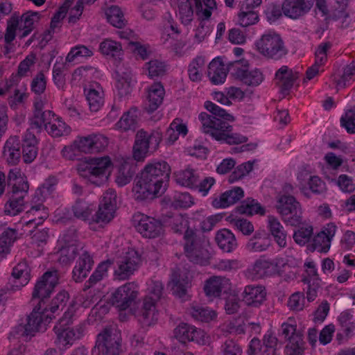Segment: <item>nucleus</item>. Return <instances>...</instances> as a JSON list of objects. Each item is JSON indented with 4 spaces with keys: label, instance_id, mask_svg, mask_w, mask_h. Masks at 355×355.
<instances>
[{
    "label": "nucleus",
    "instance_id": "obj_14",
    "mask_svg": "<svg viewBox=\"0 0 355 355\" xmlns=\"http://www.w3.org/2000/svg\"><path fill=\"white\" fill-rule=\"evenodd\" d=\"M141 262V258L137 251L129 250L117 261V268L114 275L119 280L128 279L137 270Z\"/></svg>",
    "mask_w": 355,
    "mask_h": 355
},
{
    "label": "nucleus",
    "instance_id": "obj_62",
    "mask_svg": "<svg viewBox=\"0 0 355 355\" xmlns=\"http://www.w3.org/2000/svg\"><path fill=\"white\" fill-rule=\"evenodd\" d=\"M263 345L264 350L261 355H270L279 352L278 339L271 334H267L263 336Z\"/></svg>",
    "mask_w": 355,
    "mask_h": 355
},
{
    "label": "nucleus",
    "instance_id": "obj_33",
    "mask_svg": "<svg viewBox=\"0 0 355 355\" xmlns=\"http://www.w3.org/2000/svg\"><path fill=\"white\" fill-rule=\"evenodd\" d=\"M85 94L92 112H97L104 103V94L99 85H89L85 89Z\"/></svg>",
    "mask_w": 355,
    "mask_h": 355
},
{
    "label": "nucleus",
    "instance_id": "obj_20",
    "mask_svg": "<svg viewBox=\"0 0 355 355\" xmlns=\"http://www.w3.org/2000/svg\"><path fill=\"white\" fill-rule=\"evenodd\" d=\"M243 301L252 307H259L266 300V288L261 285H248L242 293Z\"/></svg>",
    "mask_w": 355,
    "mask_h": 355
},
{
    "label": "nucleus",
    "instance_id": "obj_58",
    "mask_svg": "<svg viewBox=\"0 0 355 355\" xmlns=\"http://www.w3.org/2000/svg\"><path fill=\"white\" fill-rule=\"evenodd\" d=\"M103 206H106L107 208V214L108 216H111V213H114L116 207V193L112 189L107 190L102 196V200L100 202Z\"/></svg>",
    "mask_w": 355,
    "mask_h": 355
},
{
    "label": "nucleus",
    "instance_id": "obj_3",
    "mask_svg": "<svg viewBox=\"0 0 355 355\" xmlns=\"http://www.w3.org/2000/svg\"><path fill=\"white\" fill-rule=\"evenodd\" d=\"M184 239L185 254L189 260L200 265L207 264L210 253L207 250L209 241L206 237L193 230H189Z\"/></svg>",
    "mask_w": 355,
    "mask_h": 355
},
{
    "label": "nucleus",
    "instance_id": "obj_4",
    "mask_svg": "<svg viewBox=\"0 0 355 355\" xmlns=\"http://www.w3.org/2000/svg\"><path fill=\"white\" fill-rule=\"evenodd\" d=\"M112 162L109 157H93L80 161L77 165L79 175L91 183L100 185L107 178Z\"/></svg>",
    "mask_w": 355,
    "mask_h": 355
},
{
    "label": "nucleus",
    "instance_id": "obj_24",
    "mask_svg": "<svg viewBox=\"0 0 355 355\" xmlns=\"http://www.w3.org/2000/svg\"><path fill=\"white\" fill-rule=\"evenodd\" d=\"M53 186V184L45 182L42 187L38 188L35 192L36 196L34 199L37 198V199L35 200V202H38V203L32 205L31 210L28 212L33 215H35L40 220L48 216V213L42 202L46 195L51 193Z\"/></svg>",
    "mask_w": 355,
    "mask_h": 355
},
{
    "label": "nucleus",
    "instance_id": "obj_63",
    "mask_svg": "<svg viewBox=\"0 0 355 355\" xmlns=\"http://www.w3.org/2000/svg\"><path fill=\"white\" fill-rule=\"evenodd\" d=\"M221 355H242L240 345L232 339H227L220 347Z\"/></svg>",
    "mask_w": 355,
    "mask_h": 355
},
{
    "label": "nucleus",
    "instance_id": "obj_18",
    "mask_svg": "<svg viewBox=\"0 0 355 355\" xmlns=\"http://www.w3.org/2000/svg\"><path fill=\"white\" fill-rule=\"evenodd\" d=\"M313 3L314 0H284L283 14L291 19H297L311 10Z\"/></svg>",
    "mask_w": 355,
    "mask_h": 355
},
{
    "label": "nucleus",
    "instance_id": "obj_11",
    "mask_svg": "<svg viewBox=\"0 0 355 355\" xmlns=\"http://www.w3.org/2000/svg\"><path fill=\"white\" fill-rule=\"evenodd\" d=\"M234 76L248 86H257L263 80L262 73L258 69H249L248 62L244 60H236L229 64Z\"/></svg>",
    "mask_w": 355,
    "mask_h": 355
},
{
    "label": "nucleus",
    "instance_id": "obj_21",
    "mask_svg": "<svg viewBox=\"0 0 355 355\" xmlns=\"http://www.w3.org/2000/svg\"><path fill=\"white\" fill-rule=\"evenodd\" d=\"M297 78V73H294L287 66H282L276 71L275 80L280 92L283 94L286 95L293 87Z\"/></svg>",
    "mask_w": 355,
    "mask_h": 355
},
{
    "label": "nucleus",
    "instance_id": "obj_7",
    "mask_svg": "<svg viewBox=\"0 0 355 355\" xmlns=\"http://www.w3.org/2000/svg\"><path fill=\"white\" fill-rule=\"evenodd\" d=\"M162 139L159 131L148 133L143 129L139 130L135 139L132 148V157L137 162H144L146 156L157 150Z\"/></svg>",
    "mask_w": 355,
    "mask_h": 355
},
{
    "label": "nucleus",
    "instance_id": "obj_61",
    "mask_svg": "<svg viewBox=\"0 0 355 355\" xmlns=\"http://www.w3.org/2000/svg\"><path fill=\"white\" fill-rule=\"evenodd\" d=\"M205 107L208 111L212 113L213 116L220 118L225 121H234V117L232 115L211 101H206L205 103Z\"/></svg>",
    "mask_w": 355,
    "mask_h": 355
},
{
    "label": "nucleus",
    "instance_id": "obj_19",
    "mask_svg": "<svg viewBox=\"0 0 355 355\" xmlns=\"http://www.w3.org/2000/svg\"><path fill=\"white\" fill-rule=\"evenodd\" d=\"M337 231V226L334 223L326 224L313 239V250L319 252H327L331 247V242Z\"/></svg>",
    "mask_w": 355,
    "mask_h": 355
},
{
    "label": "nucleus",
    "instance_id": "obj_41",
    "mask_svg": "<svg viewBox=\"0 0 355 355\" xmlns=\"http://www.w3.org/2000/svg\"><path fill=\"white\" fill-rule=\"evenodd\" d=\"M139 116V111L136 107L125 112L116 123L119 129L124 131L135 129Z\"/></svg>",
    "mask_w": 355,
    "mask_h": 355
},
{
    "label": "nucleus",
    "instance_id": "obj_8",
    "mask_svg": "<svg viewBox=\"0 0 355 355\" xmlns=\"http://www.w3.org/2000/svg\"><path fill=\"white\" fill-rule=\"evenodd\" d=\"M257 51L267 58L279 60L287 54V49L281 36L275 33L263 34L257 41Z\"/></svg>",
    "mask_w": 355,
    "mask_h": 355
},
{
    "label": "nucleus",
    "instance_id": "obj_56",
    "mask_svg": "<svg viewBox=\"0 0 355 355\" xmlns=\"http://www.w3.org/2000/svg\"><path fill=\"white\" fill-rule=\"evenodd\" d=\"M287 340L288 343L285 347V351L288 355H301L302 354L304 342L301 334L293 336Z\"/></svg>",
    "mask_w": 355,
    "mask_h": 355
},
{
    "label": "nucleus",
    "instance_id": "obj_45",
    "mask_svg": "<svg viewBox=\"0 0 355 355\" xmlns=\"http://www.w3.org/2000/svg\"><path fill=\"white\" fill-rule=\"evenodd\" d=\"M69 298V294L66 291H61L46 306L48 309V313L52 315V319L55 318V314L59 315L60 312L63 310Z\"/></svg>",
    "mask_w": 355,
    "mask_h": 355
},
{
    "label": "nucleus",
    "instance_id": "obj_5",
    "mask_svg": "<svg viewBox=\"0 0 355 355\" xmlns=\"http://www.w3.org/2000/svg\"><path fill=\"white\" fill-rule=\"evenodd\" d=\"M168 180L164 179L162 175L150 176L147 173L141 172L139 180L132 188L135 198L137 200H144L155 198L157 194L164 192Z\"/></svg>",
    "mask_w": 355,
    "mask_h": 355
},
{
    "label": "nucleus",
    "instance_id": "obj_37",
    "mask_svg": "<svg viewBox=\"0 0 355 355\" xmlns=\"http://www.w3.org/2000/svg\"><path fill=\"white\" fill-rule=\"evenodd\" d=\"M268 227L277 245L284 248L286 245V232L279 220L273 216H268Z\"/></svg>",
    "mask_w": 355,
    "mask_h": 355
},
{
    "label": "nucleus",
    "instance_id": "obj_2",
    "mask_svg": "<svg viewBox=\"0 0 355 355\" xmlns=\"http://www.w3.org/2000/svg\"><path fill=\"white\" fill-rule=\"evenodd\" d=\"M8 182L12 186V190L8 193L9 199L5 205L4 211L8 215L16 216L24 209V197L28 193L29 185L17 168L10 170Z\"/></svg>",
    "mask_w": 355,
    "mask_h": 355
},
{
    "label": "nucleus",
    "instance_id": "obj_31",
    "mask_svg": "<svg viewBox=\"0 0 355 355\" xmlns=\"http://www.w3.org/2000/svg\"><path fill=\"white\" fill-rule=\"evenodd\" d=\"M164 89L160 83H155L148 89V103L146 110L151 113L162 104L164 96Z\"/></svg>",
    "mask_w": 355,
    "mask_h": 355
},
{
    "label": "nucleus",
    "instance_id": "obj_23",
    "mask_svg": "<svg viewBox=\"0 0 355 355\" xmlns=\"http://www.w3.org/2000/svg\"><path fill=\"white\" fill-rule=\"evenodd\" d=\"M42 105L41 103L35 104L34 116L31 119V128L40 131L44 127L46 130L52 123V120L55 118V114L50 110L42 111Z\"/></svg>",
    "mask_w": 355,
    "mask_h": 355
},
{
    "label": "nucleus",
    "instance_id": "obj_30",
    "mask_svg": "<svg viewBox=\"0 0 355 355\" xmlns=\"http://www.w3.org/2000/svg\"><path fill=\"white\" fill-rule=\"evenodd\" d=\"M20 139L17 136L10 137L3 148V156L10 164H17L21 157Z\"/></svg>",
    "mask_w": 355,
    "mask_h": 355
},
{
    "label": "nucleus",
    "instance_id": "obj_51",
    "mask_svg": "<svg viewBox=\"0 0 355 355\" xmlns=\"http://www.w3.org/2000/svg\"><path fill=\"white\" fill-rule=\"evenodd\" d=\"M189 312L194 319L205 322H209L216 317L215 311L202 306H193Z\"/></svg>",
    "mask_w": 355,
    "mask_h": 355
},
{
    "label": "nucleus",
    "instance_id": "obj_57",
    "mask_svg": "<svg viewBox=\"0 0 355 355\" xmlns=\"http://www.w3.org/2000/svg\"><path fill=\"white\" fill-rule=\"evenodd\" d=\"M146 69L148 71L149 77H159L165 75L166 64L160 60L154 59L146 63Z\"/></svg>",
    "mask_w": 355,
    "mask_h": 355
},
{
    "label": "nucleus",
    "instance_id": "obj_49",
    "mask_svg": "<svg viewBox=\"0 0 355 355\" xmlns=\"http://www.w3.org/2000/svg\"><path fill=\"white\" fill-rule=\"evenodd\" d=\"M176 182L184 187L192 188L196 186L198 176L191 168L175 173Z\"/></svg>",
    "mask_w": 355,
    "mask_h": 355
},
{
    "label": "nucleus",
    "instance_id": "obj_39",
    "mask_svg": "<svg viewBox=\"0 0 355 355\" xmlns=\"http://www.w3.org/2000/svg\"><path fill=\"white\" fill-rule=\"evenodd\" d=\"M40 19V14L37 12L28 11L24 13L19 19L18 29L21 33L19 37L24 38L28 35L34 29L35 22Z\"/></svg>",
    "mask_w": 355,
    "mask_h": 355
},
{
    "label": "nucleus",
    "instance_id": "obj_22",
    "mask_svg": "<svg viewBox=\"0 0 355 355\" xmlns=\"http://www.w3.org/2000/svg\"><path fill=\"white\" fill-rule=\"evenodd\" d=\"M94 261L90 254L84 250L80 254L79 258L73 270V279L76 282H82L87 277L92 268Z\"/></svg>",
    "mask_w": 355,
    "mask_h": 355
},
{
    "label": "nucleus",
    "instance_id": "obj_15",
    "mask_svg": "<svg viewBox=\"0 0 355 355\" xmlns=\"http://www.w3.org/2000/svg\"><path fill=\"white\" fill-rule=\"evenodd\" d=\"M58 284V274L57 270L46 272L42 278L36 283L32 297L33 300L39 299L42 306L45 304L44 300L48 297L54 287Z\"/></svg>",
    "mask_w": 355,
    "mask_h": 355
},
{
    "label": "nucleus",
    "instance_id": "obj_6",
    "mask_svg": "<svg viewBox=\"0 0 355 355\" xmlns=\"http://www.w3.org/2000/svg\"><path fill=\"white\" fill-rule=\"evenodd\" d=\"M121 336L116 326H110L98 334L92 355H119Z\"/></svg>",
    "mask_w": 355,
    "mask_h": 355
},
{
    "label": "nucleus",
    "instance_id": "obj_32",
    "mask_svg": "<svg viewBox=\"0 0 355 355\" xmlns=\"http://www.w3.org/2000/svg\"><path fill=\"white\" fill-rule=\"evenodd\" d=\"M230 279L223 277L214 276L207 279L204 286V291L209 297H219L222 291L230 286Z\"/></svg>",
    "mask_w": 355,
    "mask_h": 355
},
{
    "label": "nucleus",
    "instance_id": "obj_13",
    "mask_svg": "<svg viewBox=\"0 0 355 355\" xmlns=\"http://www.w3.org/2000/svg\"><path fill=\"white\" fill-rule=\"evenodd\" d=\"M137 294V286L133 282L126 283L112 293L110 302L119 310L123 311L131 306L136 300Z\"/></svg>",
    "mask_w": 355,
    "mask_h": 355
},
{
    "label": "nucleus",
    "instance_id": "obj_17",
    "mask_svg": "<svg viewBox=\"0 0 355 355\" xmlns=\"http://www.w3.org/2000/svg\"><path fill=\"white\" fill-rule=\"evenodd\" d=\"M71 316V313L66 311L62 318L59 320V324L54 327L57 336L56 342L62 347L72 345L73 342L79 338L81 335V332L79 331L76 332L72 329L64 328V326L70 323Z\"/></svg>",
    "mask_w": 355,
    "mask_h": 355
},
{
    "label": "nucleus",
    "instance_id": "obj_25",
    "mask_svg": "<svg viewBox=\"0 0 355 355\" xmlns=\"http://www.w3.org/2000/svg\"><path fill=\"white\" fill-rule=\"evenodd\" d=\"M189 279L185 272L180 268L173 270L169 285L173 293L179 298L185 299L189 287Z\"/></svg>",
    "mask_w": 355,
    "mask_h": 355
},
{
    "label": "nucleus",
    "instance_id": "obj_27",
    "mask_svg": "<svg viewBox=\"0 0 355 355\" xmlns=\"http://www.w3.org/2000/svg\"><path fill=\"white\" fill-rule=\"evenodd\" d=\"M244 196L241 187H234L222 193L218 198L212 201V205L216 208H225L235 204Z\"/></svg>",
    "mask_w": 355,
    "mask_h": 355
},
{
    "label": "nucleus",
    "instance_id": "obj_16",
    "mask_svg": "<svg viewBox=\"0 0 355 355\" xmlns=\"http://www.w3.org/2000/svg\"><path fill=\"white\" fill-rule=\"evenodd\" d=\"M51 320L52 315L48 313L47 308L42 306V302H38L28 317L24 332L29 335L42 330Z\"/></svg>",
    "mask_w": 355,
    "mask_h": 355
},
{
    "label": "nucleus",
    "instance_id": "obj_50",
    "mask_svg": "<svg viewBox=\"0 0 355 355\" xmlns=\"http://www.w3.org/2000/svg\"><path fill=\"white\" fill-rule=\"evenodd\" d=\"M72 211L76 218L86 220L93 211L92 205L84 200L78 199L72 207Z\"/></svg>",
    "mask_w": 355,
    "mask_h": 355
},
{
    "label": "nucleus",
    "instance_id": "obj_60",
    "mask_svg": "<svg viewBox=\"0 0 355 355\" xmlns=\"http://www.w3.org/2000/svg\"><path fill=\"white\" fill-rule=\"evenodd\" d=\"M169 225L175 233L185 234L187 230H191L189 227L187 219L181 214L174 215L170 220Z\"/></svg>",
    "mask_w": 355,
    "mask_h": 355
},
{
    "label": "nucleus",
    "instance_id": "obj_64",
    "mask_svg": "<svg viewBox=\"0 0 355 355\" xmlns=\"http://www.w3.org/2000/svg\"><path fill=\"white\" fill-rule=\"evenodd\" d=\"M110 266L111 262L110 261L101 263L89 279V284L90 286L96 284L105 277L107 275L108 268Z\"/></svg>",
    "mask_w": 355,
    "mask_h": 355
},
{
    "label": "nucleus",
    "instance_id": "obj_55",
    "mask_svg": "<svg viewBox=\"0 0 355 355\" xmlns=\"http://www.w3.org/2000/svg\"><path fill=\"white\" fill-rule=\"evenodd\" d=\"M46 130L51 136L58 137L69 134L71 129L60 118L55 117Z\"/></svg>",
    "mask_w": 355,
    "mask_h": 355
},
{
    "label": "nucleus",
    "instance_id": "obj_48",
    "mask_svg": "<svg viewBox=\"0 0 355 355\" xmlns=\"http://www.w3.org/2000/svg\"><path fill=\"white\" fill-rule=\"evenodd\" d=\"M83 249V246L74 245H63L59 251L58 261L60 263L67 266L69 265L75 258L79 254V251Z\"/></svg>",
    "mask_w": 355,
    "mask_h": 355
},
{
    "label": "nucleus",
    "instance_id": "obj_35",
    "mask_svg": "<svg viewBox=\"0 0 355 355\" xmlns=\"http://www.w3.org/2000/svg\"><path fill=\"white\" fill-rule=\"evenodd\" d=\"M157 320L155 303L152 297H145L139 320L144 327H149Z\"/></svg>",
    "mask_w": 355,
    "mask_h": 355
},
{
    "label": "nucleus",
    "instance_id": "obj_44",
    "mask_svg": "<svg viewBox=\"0 0 355 355\" xmlns=\"http://www.w3.org/2000/svg\"><path fill=\"white\" fill-rule=\"evenodd\" d=\"M196 5V15L200 19L207 20L210 18L213 10H216L215 0H193Z\"/></svg>",
    "mask_w": 355,
    "mask_h": 355
},
{
    "label": "nucleus",
    "instance_id": "obj_9",
    "mask_svg": "<svg viewBox=\"0 0 355 355\" xmlns=\"http://www.w3.org/2000/svg\"><path fill=\"white\" fill-rule=\"evenodd\" d=\"M284 260L280 257L267 259L261 256L245 272V276L251 279H259L266 277L279 275Z\"/></svg>",
    "mask_w": 355,
    "mask_h": 355
},
{
    "label": "nucleus",
    "instance_id": "obj_40",
    "mask_svg": "<svg viewBox=\"0 0 355 355\" xmlns=\"http://www.w3.org/2000/svg\"><path fill=\"white\" fill-rule=\"evenodd\" d=\"M31 270L26 261H21L13 268L12 276L14 278L13 286L21 288L26 286L31 279Z\"/></svg>",
    "mask_w": 355,
    "mask_h": 355
},
{
    "label": "nucleus",
    "instance_id": "obj_28",
    "mask_svg": "<svg viewBox=\"0 0 355 355\" xmlns=\"http://www.w3.org/2000/svg\"><path fill=\"white\" fill-rule=\"evenodd\" d=\"M22 158L26 163H31L37 157V139L33 133L28 130L23 138Z\"/></svg>",
    "mask_w": 355,
    "mask_h": 355
},
{
    "label": "nucleus",
    "instance_id": "obj_1",
    "mask_svg": "<svg viewBox=\"0 0 355 355\" xmlns=\"http://www.w3.org/2000/svg\"><path fill=\"white\" fill-rule=\"evenodd\" d=\"M199 120L202 123L203 132L210 135L217 141H223L228 144H239L246 142V137L237 133H232V126L220 118L202 112Z\"/></svg>",
    "mask_w": 355,
    "mask_h": 355
},
{
    "label": "nucleus",
    "instance_id": "obj_43",
    "mask_svg": "<svg viewBox=\"0 0 355 355\" xmlns=\"http://www.w3.org/2000/svg\"><path fill=\"white\" fill-rule=\"evenodd\" d=\"M141 172L147 173L150 176L159 177L162 175L164 179H169L171 167L165 161L154 162L146 165Z\"/></svg>",
    "mask_w": 355,
    "mask_h": 355
},
{
    "label": "nucleus",
    "instance_id": "obj_54",
    "mask_svg": "<svg viewBox=\"0 0 355 355\" xmlns=\"http://www.w3.org/2000/svg\"><path fill=\"white\" fill-rule=\"evenodd\" d=\"M239 213L252 216L255 214L263 215L265 214L264 209L260 204L256 202L254 200L248 198L238 207Z\"/></svg>",
    "mask_w": 355,
    "mask_h": 355
},
{
    "label": "nucleus",
    "instance_id": "obj_10",
    "mask_svg": "<svg viewBox=\"0 0 355 355\" xmlns=\"http://www.w3.org/2000/svg\"><path fill=\"white\" fill-rule=\"evenodd\" d=\"M277 209L283 220L291 226H297L302 223V209L299 202L292 196H281Z\"/></svg>",
    "mask_w": 355,
    "mask_h": 355
},
{
    "label": "nucleus",
    "instance_id": "obj_59",
    "mask_svg": "<svg viewBox=\"0 0 355 355\" xmlns=\"http://www.w3.org/2000/svg\"><path fill=\"white\" fill-rule=\"evenodd\" d=\"M205 65V60L202 57H197L189 64V76L192 81H198L201 79V71Z\"/></svg>",
    "mask_w": 355,
    "mask_h": 355
},
{
    "label": "nucleus",
    "instance_id": "obj_12",
    "mask_svg": "<svg viewBox=\"0 0 355 355\" xmlns=\"http://www.w3.org/2000/svg\"><path fill=\"white\" fill-rule=\"evenodd\" d=\"M132 220L137 232L145 238H157L163 232L162 223L155 218L138 212L134 214Z\"/></svg>",
    "mask_w": 355,
    "mask_h": 355
},
{
    "label": "nucleus",
    "instance_id": "obj_46",
    "mask_svg": "<svg viewBox=\"0 0 355 355\" xmlns=\"http://www.w3.org/2000/svg\"><path fill=\"white\" fill-rule=\"evenodd\" d=\"M259 14L257 10L242 5L238 15V22L243 27H248L259 21Z\"/></svg>",
    "mask_w": 355,
    "mask_h": 355
},
{
    "label": "nucleus",
    "instance_id": "obj_53",
    "mask_svg": "<svg viewBox=\"0 0 355 355\" xmlns=\"http://www.w3.org/2000/svg\"><path fill=\"white\" fill-rule=\"evenodd\" d=\"M101 52L107 55H111L113 58H119L122 54V47L121 44L116 42L106 39L100 44Z\"/></svg>",
    "mask_w": 355,
    "mask_h": 355
},
{
    "label": "nucleus",
    "instance_id": "obj_42",
    "mask_svg": "<svg viewBox=\"0 0 355 355\" xmlns=\"http://www.w3.org/2000/svg\"><path fill=\"white\" fill-rule=\"evenodd\" d=\"M15 229L6 228L0 235V260L4 259L10 252L11 245L17 239Z\"/></svg>",
    "mask_w": 355,
    "mask_h": 355
},
{
    "label": "nucleus",
    "instance_id": "obj_52",
    "mask_svg": "<svg viewBox=\"0 0 355 355\" xmlns=\"http://www.w3.org/2000/svg\"><path fill=\"white\" fill-rule=\"evenodd\" d=\"M107 21L113 26L119 28H123L125 24V20L121 9L116 6L110 7L105 12Z\"/></svg>",
    "mask_w": 355,
    "mask_h": 355
},
{
    "label": "nucleus",
    "instance_id": "obj_26",
    "mask_svg": "<svg viewBox=\"0 0 355 355\" xmlns=\"http://www.w3.org/2000/svg\"><path fill=\"white\" fill-rule=\"evenodd\" d=\"M203 332L193 326L182 323L174 329V336L182 343L187 341L200 342Z\"/></svg>",
    "mask_w": 355,
    "mask_h": 355
},
{
    "label": "nucleus",
    "instance_id": "obj_38",
    "mask_svg": "<svg viewBox=\"0 0 355 355\" xmlns=\"http://www.w3.org/2000/svg\"><path fill=\"white\" fill-rule=\"evenodd\" d=\"M270 245V240L264 232H257L246 243V249L252 252L266 251Z\"/></svg>",
    "mask_w": 355,
    "mask_h": 355
},
{
    "label": "nucleus",
    "instance_id": "obj_34",
    "mask_svg": "<svg viewBox=\"0 0 355 355\" xmlns=\"http://www.w3.org/2000/svg\"><path fill=\"white\" fill-rule=\"evenodd\" d=\"M135 173V167L131 159H123L119 166L115 176V182L118 186L123 187L130 182Z\"/></svg>",
    "mask_w": 355,
    "mask_h": 355
},
{
    "label": "nucleus",
    "instance_id": "obj_29",
    "mask_svg": "<svg viewBox=\"0 0 355 355\" xmlns=\"http://www.w3.org/2000/svg\"><path fill=\"white\" fill-rule=\"evenodd\" d=\"M230 69L225 67L219 59H214L208 66V76L210 81L214 85L223 83L226 79L227 71Z\"/></svg>",
    "mask_w": 355,
    "mask_h": 355
},
{
    "label": "nucleus",
    "instance_id": "obj_47",
    "mask_svg": "<svg viewBox=\"0 0 355 355\" xmlns=\"http://www.w3.org/2000/svg\"><path fill=\"white\" fill-rule=\"evenodd\" d=\"M177 13L181 22L184 25L189 24L193 18V9L189 0H177Z\"/></svg>",
    "mask_w": 355,
    "mask_h": 355
},
{
    "label": "nucleus",
    "instance_id": "obj_36",
    "mask_svg": "<svg viewBox=\"0 0 355 355\" xmlns=\"http://www.w3.org/2000/svg\"><path fill=\"white\" fill-rule=\"evenodd\" d=\"M215 241L218 247L226 252H230L237 247L234 234L227 229L218 230L216 234Z\"/></svg>",
    "mask_w": 355,
    "mask_h": 355
}]
</instances>
